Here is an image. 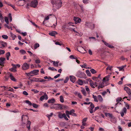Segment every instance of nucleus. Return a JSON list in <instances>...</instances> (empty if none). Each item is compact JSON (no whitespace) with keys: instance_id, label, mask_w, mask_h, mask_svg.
Here are the masks:
<instances>
[{"instance_id":"nucleus-1","label":"nucleus","mask_w":131,"mask_h":131,"mask_svg":"<svg viewBox=\"0 0 131 131\" xmlns=\"http://www.w3.org/2000/svg\"><path fill=\"white\" fill-rule=\"evenodd\" d=\"M53 6L58 9L61 6L62 2L61 0H52L51 1Z\"/></svg>"},{"instance_id":"nucleus-2","label":"nucleus","mask_w":131,"mask_h":131,"mask_svg":"<svg viewBox=\"0 0 131 131\" xmlns=\"http://www.w3.org/2000/svg\"><path fill=\"white\" fill-rule=\"evenodd\" d=\"M85 25L86 27L90 28L91 29H94L95 27V25L94 24H92L91 23L89 22H86Z\"/></svg>"},{"instance_id":"nucleus-3","label":"nucleus","mask_w":131,"mask_h":131,"mask_svg":"<svg viewBox=\"0 0 131 131\" xmlns=\"http://www.w3.org/2000/svg\"><path fill=\"white\" fill-rule=\"evenodd\" d=\"M38 3L37 0H33L31 2L30 6L31 7L35 8L37 6Z\"/></svg>"},{"instance_id":"nucleus-4","label":"nucleus","mask_w":131,"mask_h":131,"mask_svg":"<svg viewBox=\"0 0 131 131\" xmlns=\"http://www.w3.org/2000/svg\"><path fill=\"white\" fill-rule=\"evenodd\" d=\"M53 108L56 110L60 109L62 110L63 109V106L62 105L60 104H57L53 106Z\"/></svg>"},{"instance_id":"nucleus-5","label":"nucleus","mask_w":131,"mask_h":131,"mask_svg":"<svg viewBox=\"0 0 131 131\" xmlns=\"http://www.w3.org/2000/svg\"><path fill=\"white\" fill-rule=\"evenodd\" d=\"M48 97L46 92L44 93V95L41 96L40 98V100L42 101L43 100H47Z\"/></svg>"},{"instance_id":"nucleus-6","label":"nucleus","mask_w":131,"mask_h":131,"mask_svg":"<svg viewBox=\"0 0 131 131\" xmlns=\"http://www.w3.org/2000/svg\"><path fill=\"white\" fill-rule=\"evenodd\" d=\"M22 68L24 70H27L29 69V65L26 63H25L22 66Z\"/></svg>"},{"instance_id":"nucleus-7","label":"nucleus","mask_w":131,"mask_h":131,"mask_svg":"<svg viewBox=\"0 0 131 131\" xmlns=\"http://www.w3.org/2000/svg\"><path fill=\"white\" fill-rule=\"evenodd\" d=\"M73 20L75 21V24L79 23H80L81 21V19L79 17H74L73 18Z\"/></svg>"},{"instance_id":"nucleus-8","label":"nucleus","mask_w":131,"mask_h":131,"mask_svg":"<svg viewBox=\"0 0 131 131\" xmlns=\"http://www.w3.org/2000/svg\"><path fill=\"white\" fill-rule=\"evenodd\" d=\"M124 90L129 95L131 94V90L127 86H125L124 88Z\"/></svg>"},{"instance_id":"nucleus-9","label":"nucleus","mask_w":131,"mask_h":131,"mask_svg":"<svg viewBox=\"0 0 131 131\" xmlns=\"http://www.w3.org/2000/svg\"><path fill=\"white\" fill-rule=\"evenodd\" d=\"M0 44L2 46L0 47V48L3 49V48L7 47V43L4 42L3 41H0Z\"/></svg>"},{"instance_id":"nucleus-10","label":"nucleus","mask_w":131,"mask_h":131,"mask_svg":"<svg viewBox=\"0 0 131 131\" xmlns=\"http://www.w3.org/2000/svg\"><path fill=\"white\" fill-rule=\"evenodd\" d=\"M70 81L73 83H74L76 81V78L73 75H70L69 76Z\"/></svg>"},{"instance_id":"nucleus-11","label":"nucleus","mask_w":131,"mask_h":131,"mask_svg":"<svg viewBox=\"0 0 131 131\" xmlns=\"http://www.w3.org/2000/svg\"><path fill=\"white\" fill-rule=\"evenodd\" d=\"M69 112L70 115L74 116H77V115L76 114L74 113L75 111L74 110L72 109L70 111H69Z\"/></svg>"},{"instance_id":"nucleus-12","label":"nucleus","mask_w":131,"mask_h":131,"mask_svg":"<svg viewBox=\"0 0 131 131\" xmlns=\"http://www.w3.org/2000/svg\"><path fill=\"white\" fill-rule=\"evenodd\" d=\"M127 109L126 107H124L122 111V112L120 113L121 116L122 117H123L124 116V113H126Z\"/></svg>"},{"instance_id":"nucleus-13","label":"nucleus","mask_w":131,"mask_h":131,"mask_svg":"<svg viewBox=\"0 0 131 131\" xmlns=\"http://www.w3.org/2000/svg\"><path fill=\"white\" fill-rule=\"evenodd\" d=\"M5 59L4 57H1L0 58V65L1 66H4V61L5 60Z\"/></svg>"},{"instance_id":"nucleus-14","label":"nucleus","mask_w":131,"mask_h":131,"mask_svg":"<svg viewBox=\"0 0 131 131\" xmlns=\"http://www.w3.org/2000/svg\"><path fill=\"white\" fill-rule=\"evenodd\" d=\"M89 84L90 85V86L91 87V88H94L95 87V84H94V82L91 80H90L89 81Z\"/></svg>"},{"instance_id":"nucleus-15","label":"nucleus","mask_w":131,"mask_h":131,"mask_svg":"<svg viewBox=\"0 0 131 131\" xmlns=\"http://www.w3.org/2000/svg\"><path fill=\"white\" fill-rule=\"evenodd\" d=\"M31 122L29 121H27V124L26 125V127L28 130H29L30 129V126L31 125Z\"/></svg>"},{"instance_id":"nucleus-16","label":"nucleus","mask_w":131,"mask_h":131,"mask_svg":"<svg viewBox=\"0 0 131 131\" xmlns=\"http://www.w3.org/2000/svg\"><path fill=\"white\" fill-rule=\"evenodd\" d=\"M104 83L103 82H101L100 84L98 86L97 89L98 90H99L100 89L104 87Z\"/></svg>"},{"instance_id":"nucleus-17","label":"nucleus","mask_w":131,"mask_h":131,"mask_svg":"<svg viewBox=\"0 0 131 131\" xmlns=\"http://www.w3.org/2000/svg\"><path fill=\"white\" fill-rule=\"evenodd\" d=\"M57 34V33L55 31H52L49 33V35L52 36H55Z\"/></svg>"},{"instance_id":"nucleus-18","label":"nucleus","mask_w":131,"mask_h":131,"mask_svg":"<svg viewBox=\"0 0 131 131\" xmlns=\"http://www.w3.org/2000/svg\"><path fill=\"white\" fill-rule=\"evenodd\" d=\"M58 116L60 118H63L64 115L65 114V113H63L62 114L60 112H58Z\"/></svg>"},{"instance_id":"nucleus-19","label":"nucleus","mask_w":131,"mask_h":131,"mask_svg":"<svg viewBox=\"0 0 131 131\" xmlns=\"http://www.w3.org/2000/svg\"><path fill=\"white\" fill-rule=\"evenodd\" d=\"M39 70H34L31 71V73L32 74H33L35 75H37L38 74Z\"/></svg>"},{"instance_id":"nucleus-20","label":"nucleus","mask_w":131,"mask_h":131,"mask_svg":"<svg viewBox=\"0 0 131 131\" xmlns=\"http://www.w3.org/2000/svg\"><path fill=\"white\" fill-rule=\"evenodd\" d=\"M9 77L11 80L14 81H16V80L14 78L13 76L12 75V74L10 73L9 75Z\"/></svg>"},{"instance_id":"nucleus-21","label":"nucleus","mask_w":131,"mask_h":131,"mask_svg":"<svg viewBox=\"0 0 131 131\" xmlns=\"http://www.w3.org/2000/svg\"><path fill=\"white\" fill-rule=\"evenodd\" d=\"M55 100L54 99L52 98L51 99L49 100L48 102V103H53L55 102Z\"/></svg>"},{"instance_id":"nucleus-22","label":"nucleus","mask_w":131,"mask_h":131,"mask_svg":"<svg viewBox=\"0 0 131 131\" xmlns=\"http://www.w3.org/2000/svg\"><path fill=\"white\" fill-rule=\"evenodd\" d=\"M110 77V75H108L107 76L105 77L104 78L103 80V82H106L108 81V78Z\"/></svg>"},{"instance_id":"nucleus-23","label":"nucleus","mask_w":131,"mask_h":131,"mask_svg":"<svg viewBox=\"0 0 131 131\" xmlns=\"http://www.w3.org/2000/svg\"><path fill=\"white\" fill-rule=\"evenodd\" d=\"M92 97L94 99V101L95 102H98V100H97V97L96 95H94V94L92 95Z\"/></svg>"},{"instance_id":"nucleus-24","label":"nucleus","mask_w":131,"mask_h":131,"mask_svg":"<svg viewBox=\"0 0 131 131\" xmlns=\"http://www.w3.org/2000/svg\"><path fill=\"white\" fill-rule=\"evenodd\" d=\"M82 73L81 71H79L77 73V76L78 77L82 78V77L81 76V75L82 74Z\"/></svg>"},{"instance_id":"nucleus-25","label":"nucleus","mask_w":131,"mask_h":131,"mask_svg":"<svg viewBox=\"0 0 131 131\" xmlns=\"http://www.w3.org/2000/svg\"><path fill=\"white\" fill-rule=\"evenodd\" d=\"M97 98L98 99L99 101L100 102H102L103 100V99L102 96L100 95H99L97 96Z\"/></svg>"},{"instance_id":"nucleus-26","label":"nucleus","mask_w":131,"mask_h":131,"mask_svg":"<svg viewBox=\"0 0 131 131\" xmlns=\"http://www.w3.org/2000/svg\"><path fill=\"white\" fill-rule=\"evenodd\" d=\"M41 79V78H33V80H31L32 81L36 82H39V80Z\"/></svg>"},{"instance_id":"nucleus-27","label":"nucleus","mask_w":131,"mask_h":131,"mask_svg":"<svg viewBox=\"0 0 131 131\" xmlns=\"http://www.w3.org/2000/svg\"><path fill=\"white\" fill-rule=\"evenodd\" d=\"M77 83L80 85H82L83 84V82L82 80L79 79L77 81Z\"/></svg>"},{"instance_id":"nucleus-28","label":"nucleus","mask_w":131,"mask_h":131,"mask_svg":"<svg viewBox=\"0 0 131 131\" xmlns=\"http://www.w3.org/2000/svg\"><path fill=\"white\" fill-rule=\"evenodd\" d=\"M6 57L7 60H9V57L10 55V53L9 52H8L6 54Z\"/></svg>"},{"instance_id":"nucleus-29","label":"nucleus","mask_w":131,"mask_h":131,"mask_svg":"<svg viewBox=\"0 0 131 131\" xmlns=\"http://www.w3.org/2000/svg\"><path fill=\"white\" fill-rule=\"evenodd\" d=\"M111 121L112 123H115L116 122V119L115 117H114L111 118Z\"/></svg>"},{"instance_id":"nucleus-30","label":"nucleus","mask_w":131,"mask_h":131,"mask_svg":"<svg viewBox=\"0 0 131 131\" xmlns=\"http://www.w3.org/2000/svg\"><path fill=\"white\" fill-rule=\"evenodd\" d=\"M11 37L12 38V39L14 40L15 39V38L16 37V36L13 34L11 32L10 33Z\"/></svg>"},{"instance_id":"nucleus-31","label":"nucleus","mask_w":131,"mask_h":131,"mask_svg":"<svg viewBox=\"0 0 131 131\" xmlns=\"http://www.w3.org/2000/svg\"><path fill=\"white\" fill-rule=\"evenodd\" d=\"M10 71L13 72H16L17 71V70L15 69L14 68H12L9 69Z\"/></svg>"},{"instance_id":"nucleus-32","label":"nucleus","mask_w":131,"mask_h":131,"mask_svg":"<svg viewBox=\"0 0 131 131\" xmlns=\"http://www.w3.org/2000/svg\"><path fill=\"white\" fill-rule=\"evenodd\" d=\"M52 62H53V64L54 66L57 67L58 66V62H55L53 61H52Z\"/></svg>"},{"instance_id":"nucleus-33","label":"nucleus","mask_w":131,"mask_h":131,"mask_svg":"<svg viewBox=\"0 0 131 131\" xmlns=\"http://www.w3.org/2000/svg\"><path fill=\"white\" fill-rule=\"evenodd\" d=\"M73 24L74 23H72V22H70L67 25V26H69V27L71 26H74Z\"/></svg>"},{"instance_id":"nucleus-34","label":"nucleus","mask_w":131,"mask_h":131,"mask_svg":"<svg viewBox=\"0 0 131 131\" xmlns=\"http://www.w3.org/2000/svg\"><path fill=\"white\" fill-rule=\"evenodd\" d=\"M25 118L26 119L28 120V116L26 115H23L21 117V121H23V118Z\"/></svg>"},{"instance_id":"nucleus-35","label":"nucleus","mask_w":131,"mask_h":131,"mask_svg":"<svg viewBox=\"0 0 131 131\" xmlns=\"http://www.w3.org/2000/svg\"><path fill=\"white\" fill-rule=\"evenodd\" d=\"M39 45L38 43H35L34 45V49H36L37 48H38V47H39Z\"/></svg>"},{"instance_id":"nucleus-36","label":"nucleus","mask_w":131,"mask_h":131,"mask_svg":"<svg viewBox=\"0 0 131 131\" xmlns=\"http://www.w3.org/2000/svg\"><path fill=\"white\" fill-rule=\"evenodd\" d=\"M81 92L83 93V94L85 96H86V94L85 91V90L84 89H83L81 90Z\"/></svg>"},{"instance_id":"nucleus-37","label":"nucleus","mask_w":131,"mask_h":131,"mask_svg":"<svg viewBox=\"0 0 131 131\" xmlns=\"http://www.w3.org/2000/svg\"><path fill=\"white\" fill-rule=\"evenodd\" d=\"M20 52L21 54H24L26 53V52L23 49H22L20 51Z\"/></svg>"},{"instance_id":"nucleus-38","label":"nucleus","mask_w":131,"mask_h":131,"mask_svg":"<svg viewBox=\"0 0 131 131\" xmlns=\"http://www.w3.org/2000/svg\"><path fill=\"white\" fill-rule=\"evenodd\" d=\"M60 101L61 103H63L64 102V100L63 96L62 95L60 96Z\"/></svg>"},{"instance_id":"nucleus-39","label":"nucleus","mask_w":131,"mask_h":131,"mask_svg":"<svg viewBox=\"0 0 131 131\" xmlns=\"http://www.w3.org/2000/svg\"><path fill=\"white\" fill-rule=\"evenodd\" d=\"M8 5L11 6L14 9H15L16 10H17V9L14 5H12L11 4H10V3L8 4Z\"/></svg>"},{"instance_id":"nucleus-40","label":"nucleus","mask_w":131,"mask_h":131,"mask_svg":"<svg viewBox=\"0 0 131 131\" xmlns=\"http://www.w3.org/2000/svg\"><path fill=\"white\" fill-rule=\"evenodd\" d=\"M90 71L91 72L92 74H93L95 73L96 72V71L94 69H91L90 70Z\"/></svg>"},{"instance_id":"nucleus-41","label":"nucleus","mask_w":131,"mask_h":131,"mask_svg":"<svg viewBox=\"0 0 131 131\" xmlns=\"http://www.w3.org/2000/svg\"><path fill=\"white\" fill-rule=\"evenodd\" d=\"M65 113L67 116L69 118H70V116L69 115L70 114H69V111L67 110L65 112Z\"/></svg>"},{"instance_id":"nucleus-42","label":"nucleus","mask_w":131,"mask_h":131,"mask_svg":"<svg viewBox=\"0 0 131 131\" xmlns=\"http://www.w3.org/2000/svg\"><path fill=\"white\" fill-rule=\"evenodd\" d=\"M25 102L26 103L28 104V105L30 106H31L32 105V104L29 101V100H27L25 101Z\"/></svg>"},{"instance_id":"nucleus-43","label":"nucleus","mask_w":131,"mask_h":131,"mask_svg":"<svg viewBox=\"0 0 131 131\" xmlns=\"http://www.w3.org/2000/svg\"><path fill=\"white\" fill-rule=\"evenodd\" d=\"M102 41L104 43V44L106 46L108 47L109 45H110V44L106 42V41H104L103 40H102Z\"/></svg>"},{"instance_id":"nucleus-44","label":"nucleus","mask_w":131,"mask_h":131,"mask_svg":"<svg viewBox=\"0 0 131 131\" xmlns=\"http://www.w3.org/2000/svg\"><path fill=\"white\" fill-rule=\"evenodd\" d=\"M35 62L36 63L38 64L40 63V61L39 58H38L36 60H35Z\"/></svg>"},{"instance_id":"nucleus-45","label":"nucleus","mask_w":131,"mask_h":131,"mask_svg":"<svg viewBox=\"0 0 131 131\" xmlns=\"http://www.w3.org/2000/svg\"><path fill=\"white\" fill-rule=\"evenodd\" d=\"M2 37L5 39H6L8 38V36L7 35H3L2 36Z\"/></svg>"},{"instance_id":"nucleus-46","label":"nucleus","mask_w":131,"mask_h":131,"mask_svg":"<svg viewBox=\"0 0 131 131\" xmlns=\"http://www.w3.org/2000/svg\"><path fill=\"white\" fill-rule=\"evenodd\" d=\"M90 109H93L94 107V105L92 103H91L90 105Z\"/></svg>"},{"instance_id":"nucleus-47","label":"nucleus","mask_w":131,"mask_h":131,"mask_svg":"<svg viewBox=\"0 0 131 131\" xmlns=\"http://www.w3.org/2000/svg\"><path fill=\"white\" fill-rule=\"evenodd\" d=\"M5 21L6 23L7 24H9V21L7 17H5Z\"/></svg>"},{"instance_id":"nucleus-48","label":"nucleus","mask_w":131,"mask_h":131,"mask_svg":"<svg viewBox=\"0 0 131 131\" xmlns=\"http://www.w3.org/2000/svg\"><path fill=\"white\" fill-rule=\"evenodd\" d=\"M86 72L88 75L89 76H90L91 73L90 71L89 70H86Z\"/></svg>"},{"instance_id":"nucleus-49","label":"nucleus","mask_w":131,"mask_h":131,"mask_svg":"<svg viewBox=\"0 0 131 131\" xmlns=\"http://www.w3.org/2000/svg\"><path fill=\"white\" fill-rule=\"evenodd\" d=\"M112 66H110L109 65L108 66V67L106 68V69L107 70H111L112 68H113Z\"/></svg>"},{"instance_id":"nucleus-50","label":"nucleus","mask_w":131,"mask_h":131,"mask_svg":"<svg viewBox=\"0 0 131 131\" xmlns=\"http://www.w3.org/2000/svg\"><path fill=\"white\" fill-rule=\"evenodd\" d=\"M32 73H31V72H30L29 73H26L25 74H26L27 76H33V75L31 74Z\"/></svg>"},{"instance_id":"nucleus-51","label":"nucleus","mask_w":131,"mask_h":131,"mask_svg":"<svg viewBox=\"0 0 131 131\" xmlns=\"http://www.w3.org/2000/svg\"><path fill=\"white\" fill-rule=\"evenodd\" d=\"M69 80V78L68 77H66V79L64 80V83H67L68 81Z\"/></svg>"},{"instance_id":"nucleus-52","label":"nucleus","mask_w":131,"mask_h":131,"mask_svg":"<svg viewBox=\"0 0 131 131\" xmlns=\"http://www.w3.org/2000/svg\"><path fill=\"white\" fill-rule=\"evenodd\" d=\"M5 53V51L3 50L0 49V55L4 54Z\"/></svg>"},{"instance_id":"nucleus-53","label":"nucleus","mask_w":131,"mask_h":131,"mask_svg":"<svg viewBox=\"0 0 131 131\" xmlns=\"http://www.w3.org/2000/svg\"><path fill=\"white\" fill-rule=\"evenodd\" d=\"M117 68L118 69L119 71H121L123 69V67L122 66L117 67Z\"/></svg>"},{"instance_id":"nucleus-54","label":"nucleus","mask_w":131,"mask_h":131,"mask_svg":"<svg viewBox=\"0 0 131 131\" xmlns=\"http://www.w3.org/2000/svg\"><path fill=\"white\" fill-rule=\"evenodd\" d=\"M32 105L35 108H37L38 107V105L35 103L32 104Z\"/></svg>"},{"instance_id":"nucleus-55","label":"nucleus","mask_w":131,"mask_h":131,"mask_svg":"<svg viewBox=\"0 0 131 131\" xmlns=\"http://www.w3.org/2000/svg\"><path fill=\"white\" fill-rule=\"evenodd\" d=\"M53 115V113H51L50 114H48L47 116L48 118H49L50 117H51Z\"/></svg>"},{"instance_id":"nucleus-56","label":"nucleus","mask_w":131,"mask_h":131,"mask_svg":"<svg viewBox=\"0 0 131 131\" xmlns=\"http://www.w3.org/2000/svg\"><path fill=\"white\" fill-rule=\"evenodd\" d=\"M46 80L45 79H41L39 80V82H45Z\"/></svg>"},{"instance_id":"nucleus-57","label":"nucleus","mask_w":131,"mask_h":131,"mask_svg":"<svg viewBox=\"0 0 131 131\" xmlns=\"http://www.w3.org/2000/svg\"><path fill=\"white\" fill-rule=\"evenodd\" d=\"M23 94L24 95H28V93L26 91H24L23 92Z\"/></svg>"},{"instance_id":"nucleus-58","label":"nucleus","mask_w":131,"mask_h":131,"mask_svg":"<svg viewBox=\"0 0 131 131\" xmlns=\"http://www.w3.org/2000/svg\"><path fill=\"white\" fill-rule=\"evenodd\" d=\"M54 68L53 67H50L48 68V70H51L52 71H54Z\"/></svg>"},{"instance_id":"nucleus-59","label":"nucleus","mask_w":131,"mask_h":131,"mask_svg":"<svg viewBox=\"0 0 131 131\" xmlns=\"http://www.w3.org/2000/svg\"><path fill=\"white\" fill-rule=\"evenodd\" d=\"M20 34H22V35L24 36H25L27 35V33L26 32H21V33H20Z\"/></svg>"},{"instance_id":"nucleus-60","label":"nucleus","mask_w":131,"mask_h":131,"mask_svg":"<svg viewBox=\"0 0 131 131\" xmlns=\"http://www.w3.org/2000/svg\"><path fill=\"white\" fill-rule=\"evenodd\" d=\"M55 44L56 45H59L60 46H61L62 45H63L60 42H58V41L56 42L55 43Z\"/></svg>"},{"instance_id":"nucleus-61","label":"nucleus","mask_w":131,"mask_h":131,"mask_svg":"<svg viewBox=\"0 0 131 131\" xmlns=\"http://www.w3.org/2000/svg\"><path fill=\"white\" fill-rule=\"evenodd\" d=\"M87 119V118H83L82 120V122H85L86 121Z\"/></svg>"},{"instance_id":"nucleus-62","label":"nucleus","mask_w":131,"mask_h":131,"mask_svg":"<svg viewBox=\"0 0 131 131\" xmlns=\"http://www.w3.org/2000/svg\"><path fill=\"white\" fill-rule=\"evenodd\" d=\"M64 116H63V117L64 118V119L67 120V121H68V118H67V117L66 116V114H64Z\"/></svg>"},{"instance_id":"nucleus-63","label":"nucleus","mask_w":131,"mask_h":131,"mask_svg":"<svg viewBox=\"0 0 131 131\" xmlns=\"http://www.w3.org/2000/svg\"><path fill=\"white\" fill-rule=\"evenodd\" d=\"M31 90L35 93H37L39 92L36 89H32Z\"/></svg>"},{"instance_id":"nucleus-64","label":"nucleus","mask_w":131,"mask_h":131,"mask_svg":"<svg viewBox=\"0 0 131 131\" xmlns=\"http://www.w3.org/2000/svg\"><path fill=\"white\" fill-rule=\"evenodd\" d=\"M121 98H118L116 99V102L118 103L121 101Z\"/></svg>"}]
</instances>
